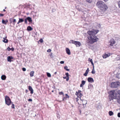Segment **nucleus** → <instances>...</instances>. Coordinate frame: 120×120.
Segmentation results:
<instances>
[{
    "label": "nucleus",
    "mask_w": 120,
    "mask_h": 120,
    "mask_svg": "<svg viewBox=\"0 0 120 120\" xmlns=\"http://www.w3.org/2000/svg\"><path fill=\"white\" fill-rule=\"evenodd\" d=\"M96 5L100 10L102 11H105L106 10L108 7L104 3L101 1H99L97 2Z\"/></svg>",
    "instance_id": "nucleus-1"
},
{
    "label": "nucleus",
    "mask_w": 120,
    "mask_h": 120,
    "mask_svg": "<svg viewBox=\"0 0 120 120\" xmlns=\"http://www.w3.org/2000/svg\"><path fill=\"white\" fill-rule=\"evenodd\" d=\"M88 40L87 41V42L90 44H93L95 42H96L98 40V38L95 36L88 37Z\"/></svg>",
    "instance_id": "nucleus-2"
},
{
    "label": "nucleus",
    "mask_w": 120,
    "mask_h": 120,
    "mask_svg": "<svg viewBox=\"0 0 120 120\" xmlns=\"http://www.w3.org/2000/svg\"><path fill=\"white\" fill-rule=\"evenodd\" d=\"M115 90L114 92V98L118 100L120 98V90L117 91V93L115 92V91H116V90Z\"/></svg>",
    "instance_id": "nucleus-3"
},
{
    "label": "nucleus",
    "mask_w": 120,
    "mask_h": 120,
    "mask_svg": "<svg viewBox=\"0 0 120 120\" xmlns=\"http://www.w3.org/2000/svg\"><path fill=\"white\" fill-rule=\"evenodd\" d=\"M120 85V82H112L110 85V87L112 88H116L118 87Z\"/></svg>",
    "instance_id": "nucleus-4"
},
{
    "label": "nucleus",
    "mask_w": 120,
    "mask_h": 120,
    "mask_svg": "<svg viewBox=\"0 0 120 120\" xmlns=\"http://www.w3.org/2000/svg\"><path fill=\"white\" fill-rule=\"evenodd\" d=\"M5 104L8 105H9L11 103H12L11 102L9 97L8 96H5Z\"/></svg>",
    "instance_id": "nucleus-5"
},
{
    "label": "nucleus",
    "mask_w": 120,
    "mask_h": 120,
    "mask_svg": "<svg viewBox=\"0 0 120 120\" xmlns=\"http://www.w3.org/2000/svg\"><path fill=\"white\" fill-rule=\"evenodd\" d=\"M115 90H112L110 91L109 93V101H111L113 99H114V92Z\"/></svg>",
    "instance_id": "nucleus-6"
},
{
    "label": "nucleus",
    "mask_w": 120,
    "mask_h": 120,
    "mask_svg": "<svg viewBox=\"0 0 120 120\" xmlns=\"http://www.w3.org/2000/svg\"><path fill=\"white\" fill-rule=\"evenodd\" d=\"M27 20H28L30 22H32V20L31 18L29 17H27L25 19V24H27Z\"/></svg>",
    "instance_id": "nucleus-7"
},
{
    "label": "nucleus",
    "mask_w": 120,
    "mask_h": 120,
    "mask_svg": "<svg viewBox=\"0 0 120 120\" xmlns=\"http://www.w3.org/2000/svg\"><path fill=\"white\" fill-rule=\"evenodd\" d=\"M97 33V32L96 33H94L93 30V31H90L88 32V34L90 35L89 37H90L91 36H94Z\"/></svg>",
    "instance_id": "nucleus-8"
},
{
    "label": "nucleus",
    "mask_w": 120,
    "mask_h": 120,
    "mask_svg": "<svg viewBox=\"0 0 120 120\" xmlns=\"http://www.w3.org/2000/svg\"><path fill=\"white\" fill-rule=\"evenodd\" d=\"M109 45L111 46H113L114 44L115 43V40L113 39H111L109 42Z\"/></svg>",
    "instance_id": "nucleus-9"
},
{
    "label": "nucleus",
    "mask_w": 120,
    "mask_h": 120,
    "mask_svg": "<svg viewBox=\"0 0 120 120\" xmlns=\"http://www.w3.org/2000/svg\"><path fill=\"white\" fill-rule=\"evenodd\" d=\"M9 21L10 22V23H12L14 25H15V23L16 22L15 19H14L12 18H10V19Z\"/></svg>",
    "instance_id": "nucleus-10"
},
{
    "label": "nucleus",
    "mask_w": 120,
    "mask_h": 120,
    "mask_svg": "<svg viewBox=\"0 0 120 120\" xmlns=\"http://www.w3.org/2000/svg\"><path fill=\"white\" fill-rule=\"evenodd\" d=\"M28 89L30 91V93L31 94H32L33 93L34 90L31 86H29Z\"/></svg>",
    "instance_id": "nucleus-11"
},
{
    "label": "nucleus",
    "mask_w": 120,
    "mask_h": 120,
    "mask_svg": "<svg viewBox=\"0 0 120 120\" xmlns=\"http://www.w3.org/2000/svg\"><path fill=\"white\" fill-rule=\"evenodd\" d=\"M88 81L90 82H94V80L93 78L91 77H89L88 78Z\"/></svg>",
    "instance_id": "nucleus-12"
},
{
    "label": "nucleus",
    "mask_w": 120,
    "mask_h": 120,
    "mask_svg": "<svg viewBox=\"0 0 120 120\" xmlns=\"http://www.w3.org/2000/svg\"><path fill=\"white\" fill-rule=\"evenodd\" d=\"M13 59V57L12 56H8L7 57V61L8 62H11L12 60L11 59Z\"/></svg>",
    "instance_id": "nucleus-13"
},
{
    "label": "nucleus",
    "mask_w": 120,
    "mask_h": 120,
    "mask_svg": "<svg viewBox=\"0 0 120 120\" xmlns=\"http://www.w3.org/2000/svg\"><path fill=\"white\" fill-rule=\"evenodd\" d=\"M81 45L80 42L79 41H75V45L77 47H79Z\"/></svg>",
    "instance_id": "nucleus-14"
},
{
    "label": "nucleus",
    "mask_w": 120,
    "mask_h": 120,
    "mask_svg": "<svg viewBox=\"0 0 120 120\" xmlns=\"http://www.w3.org/2000/svg\"><path fill=\"white\" fill-rule=\"evenodd\" d=\"M66 53L68 55H70V50L68 48H66Z\"/></svg>",
    "instance_id": "nucleus-15"
},
{
    "label": "nucleus",
    "mask_w": 120,
    "mask_h": 120,
    "mask_svg": "<svg viewBox=\"0 0 120 120\" xmlns=\"http://www.w3.org/2000/svg\"><path fill=\"white\" fill-rule=\"evenodd\" d=\"M65 96V97L63 98L62 101H65V100H67V98H69V96L67 94H66Z\"/></svg>",
    "instance_id": "nucleus-16"
},
{
    "label": "nucleus",
    "mask_w": 120,
    "mask_h": 120,
    "mask_svg": "<svg viewBox=\"0 0 120 120\" xmlns=\"http://www.w3.org/2000/svg\"><path fill=\"white\" fill-rule=\"evenodd\" d=\"M110 56V54H105L103 56V57L104 58H105Z\"/></svg>",
    "instance_id": "nucleus-17"
},
{
    "label": "nucleus",
    "mask_w": 120,
    "mask_h": 120,
    "mask_svg": "<svg viewBox=\"0 0 120 120\" xmlns=\"http://www.w3.org/2000/svg\"><path fill=\"white\" fill-rule=\"evenodd\" d=\"M86 82L84 80H82L81 81V83L80 85V86L81 87H83V85L85 84Z\"/></svg>",
    "instance_id": "nucleus-18"
},
{
    "label": "nucleus",
    "mask_w": 120,
    "mask_h": 120,
    "mask_svg": "<svg viewBox=\"0 0 120 120\" xmlns=\"http://www.w3.org/2000/svg\"><path fill=\"white\" fill-rule=\"evenodd\" d=\"M89 71V69L88 68L86 70L85 73L83 74L85 76H87V74L88 73Z\"/></svg>",
    "instance_id": "nucleus-19"
},
{
    "label": "nucleus",
    "mask_w": 120,
    "mask_h": 120,
    "mask_svg": "<svg viewBox=\"0 0 120 120\" xmlns=\"http://www.w3.org/2000/svg\"><path fill=\"white\" fill-rule=\"evenodd\" d=\"M6 37L4 38V40L2 41L5 43H7L8 42V40L6 39Z\"/></svg>",
    "instance_id": "nucleus-20"
},
{
    "label": "nucleus",
    "mask_w": 120,
    "mask_h": 120,
    "mask_svg": "<svg viewBox=\"0 0 120 120\" xmlns=\"http://www.w3.org/2000/svg\"><path fill=\"white\" fill-rule=\"evenodd\" d=\"M6 76L4 75H2L1 77V79L3 80H5L6 79Z\"/></svg>",
    "instance_id": "nucleus-21"
},
{
    "label": "nucleus",
    "mask_w": 120,
    "mask_h": 120,
    "mask_svg": "<svg viewBox=\"0 0 120 120\" xmlns=\"http://www.w3.org/2000/svg\"><path fill=\"white\" fill-rule=\"evenodd\" d=\"M8 22V21L7 20H4L3 19L2 21V23L3 24H7V22Z\"/></svg>",
    "instance_id": "nucleus-22"
},
{
    "label": "nucleus",
    "mask_w": 120,
    "mask_h": 120,
    "mask_svg": "<svg viewBox=\"0 0 120 120\" xmlns=\"http://www.w3.org/2000/svg\"><path fill=\"white\" fill-rule=\"evenodd\" d=\"M33 29V28L30 26H28L27 28V30L28 31H31Z\"/></svg>",
    "instance_id": "nucleus-23"
},
{
    "label": "nucleus",
    "mask_w": 120,
    "mask_h": 120,
    "mask_svg": "<svg viewBox=\"0 0 120 120\" xmlns=\"http://www.w3.org/2000/svg\"><path fill=\"white\" fill-rule=\"evenodd\" d=\"M116 78L118 79H120V73H117L116 75Z\"/></svg>",
    "instance_id": "nucleus-24"
},
{
    "label": "nucleus",
    "mask_w": 120,
    "mask_h": 120,
    "mask_svg": "<svg viewBox=\"0 0 120 120\" xmlns=\"http://www.w3.org/2000/svg\"><path fill=\"white\" fill-rule=\"evenodd\" d=\"M34 71H32L30 72V76L31 77H33L34 75Z\"/></svg>",
    "instance_id": "nucleus-25"
},
{
    "label": "nucleus",
    "mask_w": 120,
    "mask_h": 120,
    "mask_svg": "<svg viewBox=\"0 0 120 120\" xmlns=\"http://www.w3.org/2000/svg\"><path fill=\"white\" fill-rule=\"evenodd\" d=\"M93 87V85L90 84L88 86V89H91Z\"/></svg>",
    "instance_id": "nucleus-26"
},
{
    "label": "nucleus",
    "mask_w": 120,
    "mask_h": 120,
    "mask_svg": "<svg viewBox=\"0 0 120 120\" xmlns=\"http://www.w3.org/2000/svg\"><path fill=\"white\" fill-rule=\"evenodd\" d=\"M19 22H23L24 21V20L22 18H19Z\"/></svg>",
    "instance_id": "nucleus-27"
},
{
    "label": "nucleus",
    "mask_w": 120,
    "mask_h": 120,
    "mask_svg": "<svg viewBox=\"0 0 120 120\" xmlns=\"http://www.w3.org/2000/svg\"><path fill=\"white\" fill-rule=\"evenodd\" d=\"M82 102L83 103V105H86L87 104V101L85 100H83L82 101Z\"/></svg>",
    "instance_id": "nucleus-28"
},
{
    "label": "nucleus",
    "mask_w": 120,
    "mask_h": 120,
    "mask_svg": "<svg viewBox=\"0 0 120 120\" xmlns=\"http://www.w3.org/2000/svg\"><path fill=\"white\" fill-rule=\"evenodd\" d=\"M82 94H81V93L79 94V95H78L77 96V97H78L80 99L81 97L82 96Z\"/></svg>",
    "instance_id": "nucleus-29"
},
{
    "label": "nucleus",
    "mask_w": 120,
    "mask_h": 120,
    "mask_svg": "<svg viewBox=\"0 0 120 120\" xmlns=\"http://www.w3.org/2000/svg\"><path fill=\"white\" fill-rule=\"evenodd\" d=\"M69 43H73L75 44V41L72 40H71L70 41Z\"/></svg>",
    "instance_id": "nucleus-30"
},
{
    "label": "nucleus",
    "mask_w": 120,
    "mask_h": 120,
    "mask_svg": "<svg viewBox=\"0 0 120 120\" xmlns=\"http://www.w3.org/2000/svg\"><path fill=\"white\" fill-rule=\"evenodd\" d=\"M109 114L110 116H111L113 114V113L112 111H110L109 112Z\"/></svg>",
    "instance_id": "nucleus-31"
},
{
    "label": "nucleus",
    "mask_w": 120,
    "mask_h": 120,
    "mask_svg": "<svg viewBox=\"0 0 120 120\" xmlns=\"http://www.w3.org/2000/svg\"><path fill=\"white\" fill-rule=\"evenodd\" d=\"M68 67L67 66H66L64 67V69L67 71H69V69H68Z\"/></svg>",
    "instance_id": "nucleus-32"
},
{
    "label": "nucleus",
    "mask_w": 120,
    "mask_h": 120,
    "mask_svg": "<svg viewBox=\"0 0 120 120\" xmlns=\"http://www.w3.org/2000/svg\"><path fill=\"white\" fill-rule=\"evenodd\" d=\"M81 91L80 90H79L78 91V92H76V93H77V94H76L77 95H79V94L81 93Z\"/></svg>",
    "instance_id": "nucleus-33"
},
{
    "label": "nucleus",
    "mask_w": 120,
    "mask_h": 120,
    "mask_svg": "<svg viewBox=\"0 0 120 120\" xmlns=\"http://www.w3.org/2000/svg\"><path fill=\"white\" fill-rule=\"evenodd\" d=\"M91 73L92 74H94L95 73V71L94 70V68H93V69H92V71L91 72Z\"/></svg>",
    "instance_id": "nucleus-34"
},
{
    "label": "nucleus",
    "mask_w": 120,
    "mask_h": 120,
    "mask_svg": "<svg viewBox=\"0 0 120 120\" xmlns=\"http://www.w3.org/2000/svg\"><path fill=\"white\" fill-rule=\"evenodd\" d=\"M47 76L48 77H50L51 76V75L50 73H49L47 72Z\"/></svg>",
    "instance_id": "nucleus-35"
},
{
    "label": "nucleus",
    "mask_w": 120,
    "mask_h": 120,
    "mask_svg": "<svg viewBox=\"0 0 120 120\" xmlns=\"http://www.w3.org/2000/svg\"><path fill=\"white\" fill-rule=\"evenodd\" d=\"M39 41H40L41 43H42L43 42V40L42 38H41L39 40Z\"/></svg>",
    "instance_id": "nucleus-36"
},
{
    "label": "nucleus",
    "mask_w": 120,
    "mask_h": 120,
    "mask_svg": "<svg viewBox=\"0 0 120 120\" xmlns=\"http://www.w3.org/2000/svg\"><path fill=\"white\" fill-rule=\"evenodd\" d=\"M59 94L60 95H64V94L62 92H59Z\"/></svg>",
    "instance_id": "nucleus-37"
},
{
    "label": "nucleus",
    "mask_w": 120,
    "mask_h": 120,
    "mask_svg": "<svg viewBox=\"0 0 120 120\" xmlns=\"http://www.w3.org/2000/svg\"><path fill=\"white\" fill-rule=\"evenodd\" d=\"M86 1L89 3H90L92 2V0H86Z\"/></svg>",
    "instance_id": "nucleus-38"
},
{
    "label": "nucleus",
    "mask_w": 120,
    "mask_h": 120,
    "mask_svg": "<svg viewBox=\"0 0 120 120\" xmlns=\"http://www.w3.org/2000/svg\"><path fill=\"white\" fill-rule=\"evenodd\" d=\"M118 57H117V60H120V56H118Z\"/></svg>",
    "instance_id": "nucleus-39"
},
{
    "label": "nucleus",
    "mask_w": 120,
    "mask_h": 120,
    "mask_svg": "<svg viewBox=\"0 0 120 120\" xmlns=\"http://www.w3.org/2000/svg\"><path fill=\"white\" fill-rule=\"evenodd\" d=\"M65 75L67 77H69V75L68 73L67 72L66 73Z\"/></svg>",
    "instance_id": "nucleus-40"
},
{
    "label": "nucleus",
    "mask_w": 120,
    "mask_h": 120,
    "mask_svg": "<svg viewBox=\"0 0 120 120\" xmlns=\"http://www.w3.org/2000/svg\"><path fill=\"white\" fill-rule=\"evenodd\" d=\"M11 108L13 109H14L15 108V105L14 104H12Z\"/></svg>",
    "instance_id": "nucleus-41"
},
{
    "label": "nucleus",
    "mask_w": 120,
    "mask_h": 120,
    "mask_svg": "<svg viewBox=\"0 0 120 120\" xmlns=\"http://www.w3.org/2000/svg\"><path fill=\"white\" fill-rule=\"evenodd\" d=\"M51 51V50L50 49H49L47 50V52H50Z\"/></svg>",
    "instance_id": "nucleus-42"
},
{
    "label": "nucleus",
    "mask_w": 120,
    "mask_h": 120,
    "mask_svg": "<svg viewBox=\"0 0 120 120\" xmlns=\"http://www.w3.org/2000/svg\"><path fill=\"white\" fill-rule=\"evenodd\" d=\"M118 4L119 8H120V1L118 2Z\"/></svg>",
    "instance_id": "nucleus-43"
},
{
    "label": "nucleus",
    "mask_w": 120,
    "mask_h": 120,
    "mask_svg": "<svg viewBox=\"0 0 120 120\" xmlns=\"http://www.w3.org/2000/svg\"><path fill=\"white\" fill-rule=\"evenodd\" d=\"M22 70L23 71H26V68H22Z\"/></svg>",
    "instance_id": "nucleus-44"
},
{
    "label": "nucleus",
    "mask_w": 120,
    "mask_h": 120,
    "mask_svg": "<svg viewBox=\"0 0 120 120\" xmlns=\"http://www.w3.org/2000/svg\"><path fill=\"white\" fill-rule=\"evenodd\" d=\"M7 49L9 51H10L11 50V49L9 47H8V48H7Z\"/></svg>",
    "instance_id": "nucleus-45"
},
{
    "label": "nucleus",
    "mask_w": 120,
    "mask_h": 120,
    "mask_svg": "<svg viewBox=\"0 0 120 120\" xmlns=\"http://www.w3.org/2000/svg\"><path fill=\"white\" fill-rule=\"evenodd\" d=\"M64 61H61L60 62V63L61 64H64Z\"/></svg>",
    "instance_id": "nucleus-46"
},
{
    "label": "nucleus",
    "mask_w": 120,
    "mask_h": 120,
    "mask_svg": "<svg viewBox=\"0 0 120 120\" xmlns=\"http://www.w3.org/2000/svg\"><path fill=\"white\" fill-rule=\"evenodd\" d=\"M118 116L119 117H120V113L119 112L117 114Z\"/></svg>",
    "instance_id": "nucleus-47"
},
{
    "label": "nucleus",
    "mask_w": 120,
    "mask_h": 120,
    "mask_svg": "<svg viewBox=\"0 0 120 120\" xmlns=\"http://www.w3.org/2000/svg\"><path fill=\"white\" fill-rule=\"evenodd\" d=\"M28 101H32V100L31 99H28Z\"/></svg>",
    "instance_id": "nucleus-48"
},
{
    "label": "nucleus",
    "mask_w": 120,
    "mask_h": 120,
    "mask_svg": "<svg viewBox=\"0 0 120 120\" xmlns=\"http://www.w3.org/2000/svg\"><path fill=\"white\" fill-rule=\"evenodd\" d=\"M89 60H90V61L91 62H92V59H91L90 58H89Z\"/></svg>",
    "instance_id": "nucleus-49"
},
{
    "label": "nucleus",
    "mask_w": 120,
    "mask_h": 120,
    "mask_svg": "<svg viewBox=\"0 0 120 120\" xmlns=\"http://www.w3.org/2000/svg\"><path fill=\"white\" fill-rule=\"evenodd\" d=\"M91 64H92V65L93 66V68H94V63L93 62H91Z\"/></svg>",
    "instance_id": "nucleus-50"
},
{
    "label": "nucleus",
    "mask_w": 120,
    "mask_h": 120,
    "mask_svg": "<svg viewBox=\"0 0 120 120\" xmlns=\"http://www.w3.org/2000/svg\"><path fill=\"white\" fill-rule=\"evenodd\" d=\"M4 16V14H0V16Z\"/></svg>",
    "instance_id": "nucleus-51"
},
{
    "label": "nucleus",
    "mask_w": 120,
    "mask_h": 120,
    "mask_svg": "<svg viewBox=\"0 0 120 120\" xmlns=\"http://www.w3.org/2000/svg\"><path fill=\"white\" fill-rule=\"evenodd\" d=\"M66 80L67 81H68L69 79V77H68L66 79Z\"/></svg>",
    "instance_id": "nucleus-52"
},
{
    "label": "nucleus",
    "mask_w": 120,
    "mask_h": 120,
    "mask_svg": "<svg viewBox=\"0 0 120 120\" xmlns=\"http://www.w3.org/2000/svg\"><path fill=\"white\" fill-rule=\"evenodd\" d=\"M78 98H76V101L77 102H78V100H79V99H78Z\"/></svg>",
    "instance_id": "nucleus-53"
},
{
    "label": "nucleus",
    "mask_w": 120,
    "mask_h": 120,
    "mask_svg": "<svg viewBox=\"0 0 120 120\" xmlns=\"http://www.w3.org/2000/svg\"><path fill=\"white\" fill-rule=\"evenodd\" d=\"M28 91L26 89L25 90V92L26 93H27Z\"/></svg>",
    "instance_id": "nucleus-54"
},
{
    "label": "nucleus",
    "mask_w": 120,
    "mask_h": 120,
    "mask_svg": "<svg viewBox=\"0 0 120 120\" xmlns=\"http://www.w3.org/2000/svg\"><path fill=\"white\" fill-rule=\"evenodd\" d=\"M11 50L12 51H13L14 50V48H12L11 49Z\"/></svg>",
    "instance_id": "nucleus-55"
},
{
    "label": "nucleus",
    "mask_w": 120,
    "mask_h": 120,
    "mask_svg": "<svg viewBox=\"0 0 120 120\" xmlns=\"http://www.w3.org/2000/svg\"><path fill=\"white\" fill-rule=\"evenodd\" d=\"M67 78V77L66 76V77H63V78L64 79H66Z\"/></svg>",
    "instance_id": "nucleus-56"
},
{
    "label": "nucleus",
    "mask_w": 120,
    "mask_h": 120,
    "mask_svg": "<svg viewBox=\"0 0 120 120\" xmlns=\"http://www.w3.org/2000/svg\"><path fill=\"white\" fill-rule=\"evenodd\" d=\"M109 0H103L105 1V2H107Z\"/></svg>",
    "instance_id": "nucleus-57"
},
{
    "label": "nucleus",
    "mask_w": 120,
    "mask_h": 120,
    "mask_svg": "<svg viewBox=\"0 0 120 120\" xmlns=\"http://www.w3.org/2000/svg\"><path fill=\"white\" fill-rule=\"evenodd\" d=\"M56 73H57V72H54V74H56Z\"/></svg>",
    "instance_id": "nucleus-58"
},
{
    "label": "nucleus",
    "mask_w": 120,
    "mask_h": 120,
    "mask_svg": "<svg viewBox=\"0 0 120 120\" xmlns=\"http://www.w3.org/2000/svg\"><path fill=\"white\" fill-rule=\"evenodd\" d=\"M80 112V113H81V111L80 110H79V111Z\"/></svg>",
    "instance_id": "nucleus-59"
},
{
    "label": "nucleus",
    "mask_w": 120,
    "mask_h": 120,
    "mask_svg": "<svg viewBox=\"0 0 120 120\" xmlns=\"http://www.w3.org/2000/svg\"><path fill=\"white\" fill-rule=\"evenodd\" d=\"M20 22H19V21H18V22L17 23V24H19V23Z\"/></svg>",
    "instance_id": "nucleus-60"
},
{
    "label": "nucleus",
    "mask_w": 120,
    "mask_h": 120,
    "mask_svg": "<svg viewBox=\"0 0 120 120\" xmlns=\"http://www.w3.org/2000/svg\"><path fill=\"white\" fill-rule=\"evenodd\" d=\"M3 11H6V10H5V9H4L3 10Z\"/></svg>",
    "instance_id": "nucleus-61"
},
{
    "label": "nucleus",
    "mask_w": 120,
    "mask_h": 120,
    "mask_svg": "<svg viewBox=\"0 0 120 120\" xmlns=\"http://www.w3.org/2000/svg\"><path fill=\"white\" fill-rule=\"evenodd\" d=\"M118 68L120 69V66Z\"/></svg>",
    "instance_id": "nucleus-62"
},
{
    "label": "nucleus",
    "mask_w": 120,
    "mask_h": 120,
    "mask_svg": "<svg viewBox=\"0 0 120 120\" xmlns=\"http://www.w3.org/2000/svg\"><path fill=\"white\" fill-rule=\"evenodd\" d=\"M53 91H54L53 90H52V92H53Z\"/></svg>",
    "instance_id": "nucleus-63"
},
{
    "label": "nucleus",
    "mask_w": 120,
    "mask_h": 120,
    "mask_svg": "<svg viewBox=\"0 0 120 120\" xmlns=\"http://www.w3.org/2000/svg\"><path fill=\"white\" fill-rule=\"evenodd\" d=\"M35 116H36V114H35Z\"/></svg>",
    "instance_id": "nucleus-64"
}]
</instances>
